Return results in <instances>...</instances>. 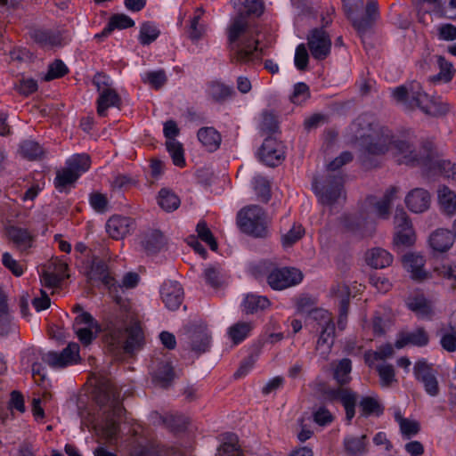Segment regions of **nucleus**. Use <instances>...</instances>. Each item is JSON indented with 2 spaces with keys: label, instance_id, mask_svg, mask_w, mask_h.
I'll return each mask as SVG.
<instances>
[{
  "label": "nucleus",
  "instance_id": "1",
  "mask_svg": "<svg viewBox=\"0 0 456 456\" xmlns=\"http://www.w3.org/2000/svg\"><path fill=\"white\" fill-rule=\"evenodd\" d=\"M264 10L262 0H245L243 10L232 19L226 28L227 48L232 63L245 64L261 58L262 49L258 47L257 34L249 27L247 17H259Z\"/></svg>",
  "mask_w": 456,
  "mask_h": 456
},
{
  "label": "nucleus",
  "instance_id": "2",
  "mask_svg": "<svg viewBox=\"0 0 456 456\" xmlns=\"http://www.w3.org/2000/svg\"><path fill=\"white\" fill-rule=\"evenodd\" d=\"M113 316L107 317L103 322L105 334L103 343L109 353L116 357L124 354L133 356L142 350L145 345V335L141 321L131 318L129 324L123 329Z\"/></svg>",
  "mask_w": 456,
  "mask_h": 456
},
{
  "label": "nucleus",
  "instance_id": "3",
  "mask_svg": "<svg viewBox=\"0 0 456 456\" xmlns=\"http://www.w3.org/2000/svg\"><path fill=\"white\" fill-rule=\"evenodd\" d=\"M360 131V144L370 155H385L392 148L395 134L387 126L368 114L359 116L355 121Z\"/></svg>",
  "mask_w": 456,
  "mask_h": 456
},
{
  "label": "nucleus",
  "instance_id": "4",
  "mask_svg": "<svg viewBox=\"0 0 456 456\" xmlns=\"http://www.w3.org/2000/svg\"><path fill=\"white\" fill-rule=\"evenodd\" d=\"M392 148L394 157L399 164L420 167L423 169L433 167L434 143L430 141L422 142L417 150L411 141L395 138Z\"/></svg>",
  "mask_w": 456,
  "mask_h": 456
},
{
  "label": "nucleus",
  "instance_id": "5",
  "mask_svg": "<svg viewBox=\"0 0 456 456\" xmlns=\"http://www.w3.org/2000/svg\"><path fill=\"white\" fill-rule=\"evenodd\" d=\"M393 97L408 109L419 108L425 114L431 116L438 114L436 102L422 91V87L418 82L411 83L409 88L404 86H397L393 91Z\"/></svg>",
  "mask_w": 456,
  "mask_h": 456
},
{
  "label": "nucleus",
  "instance_id": "6",
  "mask_svg": "<svg viewBox=\"0 0 456 456\" xmlns=\"http://www.w3.org/2000/svg\"><path fill=\"white\" fill-rule=\"evenodd\" d=\"M240 230L255 238H265L268 235V220L265 211L257 205L241 208L236 216Z\"/></svg>",
  "mask_w": 456,
  "mask_h": 456
},
{
  "label": "nucleus",
  "instance_id": "7",
  "mask_svg": "<svg viewBox=\"0 0 456 456\" xmlns=\"http://www.w3.org/2000/svg\"><path fill=\"white\" fill-rule=\"evenodd\" d=\"M343 185L344 178L339 173L329 174L321 187L314 185L319 201L322 205L334 204L342 195Z\"/></svg>",
  "mask_w": 456,
  "mask_h": 456
},
{
  "label": "nucleus",
  "instance_id": "8",
  "mask_svg": "<svg viewBox=\"0 0 456 456\" xmlns=\"http://www.w3.org/2000/svg\"><path fill=\"white\" fill-rule=\"evenodd\" d=\"M379 18L378 2L367 0L363 10L353 14L348 20L360 37L366 34Z\"/></svg>",
  "mask_w": 456,
  "mask_h": 456
},
{
  "label": "nucleus",
  "instance_id": "9",
  "mask_svg": "<svg viewBox=\"0 0 456 456\" xmlns=\"http://www.w3.org/2000/svg\"><path fill=\"white\" fill-rule=\"evenodd\" d=\"M413 374L416 380L423 385L428 395L435 397L439 395L440 387L433 364L428 363L426 359H419L414 364Z\"/></svg>",
  "mask_w": 456,
  "mask_h": 456
},
{
  "label": "nucleus",
  "instance_id": "10",
  "mask_svg": "<svg viewBox=\"0 0 456 456\" xmlns=\"http://www.w3.org/2000/svg\"><path fill=\"white\" fill-rule=\"evenodd\" d=\"M303 279L302 273L297 268H275L267 276V283L275 290H282L297 285Z\"/></svg>",
  "mask_w": 456,
  "mask_h": 456
},
{
  "label": "nucleus",
  "instance_id": "11",
  "mask_svg": "<svg viewBox=\"0 0 456 456\" xmlns=\"http://www.w3.org/2000/svg\"><path fill=\"white\" fill-rule=\"evenodd\" d=\"M307 45L314 59L323 61L330 53L331 40L323 28H314L307 36Z\"/></svg>",
  "mask_w": 456,
  "mask_h": 456
},
{
  "label": "nucleus",
  "instance_id": "12",
  "mask_svg": "<svg viewBox=\"0 0 456 456\" xmlns=\"http://www.w3.org/2000/svg\"><path fill=\"white\" fill-rule=\"evenodd\" d=\"M259 159L269 167H277L285 159L284 145L274 137L268 136L265 139L259 149Z\"/></svg>",
  "mask_w": 456,
  "mask_h": 456
},
{
  "label": "nucleus",
  "instance_id": "13",
  "mask_svg": "<svg viewBox=\"0 0 456 456\" xmlns=\"http://www.w3.org/2000/svg\"><path fill=\"white\" fill-rule=\"evenodd\" d=\"M95 400L101 406H110L115 416L120 417L122 411H125L119 401L118 388L110 381L102 384L98 387Z\"/></svg>",
  "mask_w": 456,
  "mask_h": 456
},
{
  "label": "nucleus",
  "instance_id": "14",
  "mask_svg": "<svg viewBox=\"0 0 456 456\" xmlns=\"http://www.w3.org/2000/svg\"><path fill=\"white\" fill-rule=\"evenodd\" d=\"M79 346L69 343L61 352L50 351L43 357L45 362L53 368H64L77 363L79 360Z\"/></svg>",
  "mask_w": 456,
  "mask_h": 456
},
{
  "label": "nucleus",
  "instance_id": "15",
  "mask_svg": "<svg viewBox=\"0 0 456 456\" xmlns=\"http://www.w3.org/2000/svg\"><path fill=\"white\" fill-rule=\"evenodd\" d=\"M330 401H340L346 411V418L348 423L355 415V406L358 395L349 387L339 386L338 388L330 389L327 392Z\"/></svg>",
  "mask_w": 456,
  "mask_h": 456
},
{
  "label": "nucleus",
  "instance_id": "16",
  "mask_svg": "<svg viewBox=\"0 0 456 456\" xmlns=\"http://www.w3.org/2000/svg\"><path fill=\"white\" fill-rule=\"evenodd\" d=\"M6 235L21 254H28V250L33 247L35 241V235L29 230L17 225L8 226Z\"/></svg>",
  "mask_w": 456,
  "mask_h": 456
},
{
  "label": "nucleus",
  "instance_id": "17",
  "mask_svg": "<svg viewBox=\"0 0 456 456\" xmlns=\"http://www.w3.org/2000/svg\"><path fill=\"white\" fill-rule=\"evenodd\" d=\"M161 299L170 310H176L183 299V291L177 281H167L164 282L160 289Z\"/></svg>",
  "mask_w": 456,
  "mask_h": 456
},
{
  "label": "nucleus",
  "instance_id": "18",
  "mask_svg": "<svg viewBox=\"0 0 456 456\" xmlns=\"http://www.w3.org/2000/svg\"><path fill=\"white\" fill-rule=\"evenodd\" d=\"M134 228V219L127 216H111L106 224V231L114 240H121Z\"/></svg>",
  "mask_w": 456,
  "mask_h": 456
},
{
  "label": "nucleus",
  "instance_id": "19",
  "mask_svg": "<svg viewBox=\"0 0 456 456\" xmlns=\"http://www.w3.org/2000/svg\"><path fill=\"white\" fill-rule=\"evenodd\" d=\"M430 194L422 188L411 190L405 197L407 208L414 213H422L428 209L430 206Z\"/></svg>",
  "mask_w": 456,
  "mask_h": 456
},
{
  "label": "nucleus",
  "instance_id": "20",
  "mask_svg": "<svg viewBox=\"0 0 456 456\" xmlns=\"http://www.w3.org/2000/svg\"><path fill=\"white\" fill-rule=\"evenodd\" d=\"M403 267L411 273V278L415 281H423L428 275L423 269L425 265L424 256L415 253H408L403 258Z\"/></svg>",
  "mask_w": 456,
  "mask_h": 456
},
{
  "label": "nucleus",
  "instance_id": "21",
  "mask_svg": "<svg viewBox=\"0 0 456 456\" xmlns=\"http://www.w3.org/2000/svg\"><path fill=\"white\" fill-rule=\"evenodd\" d=\"M97 114L100 117H106L107 110L110 107L120 109L122 101L119 94L113 88H105L99 93L97 99Z\"/></svg>",
  "mask_w": 456,
  "mask_h": 456
},
{
  "label": "nucleus",
  "instance_id": "22",
  "mask_svg": "<svg viewBox=\"0 0 456 456\" xmlns=\"http://www.w3.org/2000/svg\"><path fill=\"white\" fill-rule=\"evenodd\" d=\"M454 234L446 229H437L429 236V245L433 250L443 253L448 251L454 243Z\"/></svg>",
  "mask_w": 456,
  "mask_h": 456
},
{
  "label": "nucleus",
  "instance_id": "23",
  "mask_svg": "<svg viewBox=\"0 0 456 456\" xmlns=\"http://www.w3.org/2000/svg\"><path fill=\"white\" fill-rule=\"evenodd\" d=\"M399 191L397 186H391L380 200L374 201L375 199L373 197L368 199L370 204L374 207L379 217L387 219L389 216L391 203L397 197Z\"/></svg>",
  "mask_w": 456,
  "mask_h": 456
},
{
  "label": "nucleus",
  "instance_id": "24",
  "mask_svg": "<svg viewBox=\"0 0 456 456\" xmlns=\"http://www.w3.org/2000/svg\"><path fill=\"white\" fill-rule=\"evenodd\" d=\"M134 26V21L127 15L124 13L113 14L108 25L102 29V31L94 36V38L101 41L102 38L109 37L112 31L116 28L125 29Z\"/></svg>",
  "mask_w": 456,
  "mask_h": 456
},
{
  "label": "nucleus",
  "instance_id": "25",
  "mask_svg": "<svg viewBox=\"0 0 456 456\" xmlns=\"http://www.w3.org/2000/svg\"><path fill=\"white\" fill-rule=\"evenodd\" d=\"M166 244V238L159 230H151L145 232L142 240V246L148 255L158 253Z\"/></svg>",
  "mask_w": 456,
  "mask_h": 456
},
{
  "label": "nucleus",
  "instance_id": "26",
  "mask_svg": "<svg viewBox=\"0 0 456 456\" xmlns=\"http://www.w3.org/2000/svg\"><path fill=\"white\" fill-rule=\"evenodd\" d=\"M174 379L175 371L170 362H159L152 370L153 382L163 388L168 387Z\"/></svg>",
  "mask_w": 456,
  "mask_h": 456
},
{
  "label": "nucleus",
  "instance_id": "27",
  "mask_svg": "<svg viewBox=\"0 0 456 456\" xmlns=\"http://www.w3.org/2000/svg\"><path fill=\"white\" fill-rule=\"evenodd\" d=\"M408 308L422 319H431L434 311L431 302L423 295H416L410 297L407 301Z\"/></svg>",
  "mask_w": 456,
  "mask_h": 456
},
{
  "label": "nucleus",
  "instance_id": "28",
  "mask_svg": "<svg viewBox=\"0 0 456 456\" xmlns=\"http://www.w3.org/2000/svg\"><path fill=\"white\" fill-rule=\"evenodd\" d=\"M191 350L198 354L208 351L211 336L206 328L199 327L190 335Z\"/></svg>",
  "mask_w": 456,
  "mask_h": 456
},
{
  "label": "nucleus",
  "instance_id": "29",
  "mask_svg": "<svg viewBox=\"0 0 456 456\" xmlns=\"http://www.w3.org/2000/svg\"><path fill=\"white\" fill-rule=\"evenodd\" d=\"M434 164L432 168H424L429 175H442L446 178L456 180V166L449 160L440 159L434 147Z\"/></svg>",
  "mask_w": 456,
  "mask_h": 456
},
{
  "label": "nucleus",
  "instance_id": "30",
  "mask_svg": "<svg viewBox=\"0 0 456 456\" xmlns=\"http://www.w3.org/2000/svg\"><path fill=\"white\" fill-rule=\"evenodd\" d=\"M429 342V336L423 327L406 332L402 335L401 338L396 342L397 347H403L407 344L416 346H425Z\"/></svg>",
  "mask_w": 456,
  "mask_h": 456
},
{
  "label": "nucleus",
  "instance_id": "31",
  "mask_svg": "<svg viewBox=\"0 0 456 456\" xmlns=\"http://www.w3.org/2000/svg\"><path fill=\"white\" fill-rule=\"evenodd\" d=\"M366 262L373 268H385L393 262V256L381 248H374L367 251L365 255Z\"/></svg>",
  "mask_w": 456,
  "mask_h": 456
},
{
  "label": "nucleus",
  "instance_id": "32",
  "mask_svg": "<svg viewBox=\"0 0 456 456\" xmlns=\"http://www.w3.org/2000/svg\"><path fill=\"white\" fill-rule=\"evenodd\" d=\"M197 136L202 145L210 152L216 151L221 144V134L214 127L200 128Z\"/></svg>",
  "mask_w": 456,
  "mask_h": 456
},
{
  "label": "nucleus",
  "instance_id": "33",
  "mask_svg": "<svg viewBox=\"0 0 456 456\" xmlns=\"http://www.w3.org/2000/svg\"><path fill=\"white\" fill-rule=\"evenodd\" d=\"M254 328L253 322H238L229 327L227 334L232 344L237 346L250 335Z\"/></svg>",
  "mask_w": 456,
  "mask_h": 456
},
{
  "label": "nucleus",
  "instance_id": "34",
  "mask_svg": "<svg viewBox=\"0 0 456 456\" xmlns=\"http://www.w3.org/2000/svg\"><path fill=\"white\" fill-rule=\"evenodd\" d=\"M333 378L338 386L344 387L351 381L352 362L348 358L332 362Z\"/></svg>",
  "mask_w": 456,
  "mask_h": 456
},
{
  "label": "nucleus",
  "instance_id": "35",
  "mask_svg": "<svg viewBox=\"0 0 456 456\" xmlns=\"http://www.w3.org/2000/svg\"><path fill=\"white\" fill-rule=\"evenodd\" d=\"M77 174L73 173L68 167L58 170L54 178V186L60 192L67 191L78 180Z\"/></svg>",
  "mask_w": 456,
  "mask_h": 456
},
{
  "label": "nucleus",
  "instance_id": "36",
  "mask_svg": "<svg viewBox=\"0 0 456 456\" xmlns=\"http://www.w3.org/2000/svg\"><path fill=\"white\" fill-rule=\"evenodd\" d=\"M269 306L270 300L266 297L248 294L243 301L242 311L247 314H253Z\"/></svg>",
  "mask_w": 456,
  "mask_h": 456
},
{
  "label": "nucleus",
  "instance_id": "37",
  "mask_svg": "<svg viewBox=\"0 0 456 456\" xmlns=\"http://www.w3.org/2000/svg\"><path fill=\"white\" fill-rule=\"evenodd\" d=\"M203 13L204 9L202 7H198L195 10L194 15L190 21V26L187 29V35L188 37L192 41L200 40L206 32V26L200 23Z\"/></svg>",
  "mask_w": 456,
  "mask_h": 456
},
{
  "label": "nucleus",
  "instance_id": "38",
  "mask_svg": "<svg viewBox=\"0 0 456 456\" xmlns=\"http://www.w3.org/2000/svg\"><path fill=\"white\" fill-rule=\"evenodd\" d=\"M438 198L443 211L452 216L456 211V194L448 187L443 186L438 190Z\"/></svg>",
  "mask_w": 456,
  "mask_h": 456
},
{
  "label": "nucleus",
  "instance_id": "39",
  "mask_svg": "<svg viewBox=\"0 0 456 456\" xmlns=\"http://www.w3.org/2000/svg\"><path fill=\"white\" fill-rule=\"evenodd\" d=\"M66 165L73 173L77 174V177H80L90 168L91 159L86 153L76 154L67 160Z\"/></svg>",
  "mask_w": 456,
  "mask_h": 456
},
{
  "label": "nucleus",
  "instance_id": "40",
  "mask_svg": "<svg viewBox=\"0 0 456 456\" xmlns=\"http://www.w3.org/2000/svg\"><path fill=\"white\" fill-rule=\"evenodd\" d=\"M20 155L28 160L41 159L45 156L43 147L37 142L28 140L21 142L20 146Z\"/></svg>",
  "mask_w": 456,
  "mask_h": 456
},
{
  "label": "nucleus",
  "instance_id": "41",
  "mask_svg": "<svg viewBox=\"0 0 456 456\" xmlns=\"http://www.w3.org/2000/svg\"><path fill=\"white\" fill-rule=\"evenodd\" d=\"M309 318L314 322L316 330L335 326L331 313L322 308H314L309 311Z\"/></svg>",
  "mask_w": 456,
  "mask_h": 456
},
{
  "label": "nucleus",
  "instance_id": "42",
  "mask_svg": "<svg viewBox=\"0 0 456 456\" xmlns=\"http://www.w3.org/2000/svg\"><path fill=\"white\" fill-rule=\"evenodd\" d=\"M158 203L165 211L170 212L178 208L180 199L170 190L163 188L159 192Z\"/></svg>",
  "mask_w": 456,
  "mask_h": 456
},
{
  "label": "nucleus",
  "instance_id": "43",
  "mask_svg": "<svg viewBox=\"0 0 456 456\" xmlns=\"http://www.w3.org/2000/svg\"><path fill=\"white\" fill-rule=\"evenodd\" d=\"M367 436L347 437L344 440L345 451L350 456H359L366 452Z\"/></svg>",
  "mask_w": 456,
  "mask_h": 456
},
{
  "label": "nucleus",
  "instance_id": "44",
  "mask_svg": "<svg viewBox=\"0 0 456 456\" xmlns=\"http://www.w3.org/2000/svg\"><path fill=\"white\" fill-rule=\"evenodd\" d=\"M320 336L316 343V350L322 354H328L334 343L335 326H328V328L320 329Z\"/></svg>",
  "mask_w": 456,
  "mask_h": 456
},
{
  "label": "nucleus",
  "instance_id": "45",
  "mask_svg": "<svg viewBox=\"0 0 456 456\" xmlns=\"http://www.w3.org/2000/svg\"><path fill=\"white\" fill-rule=\"evenodd\" d=\"M208 94L215 102H224L234 94V91L220 82H212L208 86Z\"/></svg>",
  "mask_w": 456,
  "mask_h": 456
},
{
  "label": "nucleus",
  "instance_id": "46",
  "mask_svg": "<svg viewBox=\"0 0 456 456\" xmlns=\"http://www.w3.org/2000/svg\"><path fill=\"white\" fill-rule=\"evenodd\" d=\"M218 456H243V453L238 444L237 436L229 435L217 452Z\"/></svg>",
  "mask_w": 456,
  "mask_h": 456
},
{
  "label": "nucleus",
  "instance_id": "47",
  "mask_svg": "<svg viewBox=\"0 0 456 456\" xmlns=\"http://www.w3.org/2000/svg\"><path fill=\"white\" fill-rule=\"evenodd\" d=\"M166 147L172 158L174 165L178 167H185L186 163L183 144L177 141H167Z\"/></svg>",
  "mask_w": 456,
  "mask_h": 456
},
{
  "label": "nucleus",
  "instance_id": "48",
  "mask_svg": "<svg viewBox=\"0 0 456 456\" xmlns=\"http://www.w3.org/2000/svg\"><path fill=\"white\" fill-rule=\"evenodd\" d=\"M350 294L349 287L344 282H337L330 288V295L338 301V307L349 305Z\"/></svg>",
  "mask_w": 456,
  "mask_h": 456
},
{
  "label": "nucleus",
  "instance_id": "49",
  "mask_svg": "<svg viewBox=\"0 0 456 456\" xmlns=\"http://www.w3.org/2000/svg\"><path fill=\"white\" fill-rule=\"evenodd\" d=\"M395 419L399 424L403 435L411 436L419 433V424L415 420L403 418L400 411L395 413Z\"/></svg>",
  "mask_w": 456,
  "mask_h": 456
},
{
  "label": "nucleus",
  "instance_id": "50",
  "mask_svg": "<svg viewBox=\"0 0 456 456\" xmlns=\"http://www.w3.org/2000/svg\"><path fill=\"white\" fill-rule=\"evenodd\" d=\"M159 30L150 21L142 24L139 34V41L143 45H148L154 42L159 36Z\"/></svg>",
  "mask_w": 456,
  "mask_h": 456
},
{
  "label": "nucleus",
  "instance_id": "51",
  "mask_svg": "<svg viewBox=\"0 0 456 456\" xmlns=\"http://www.w3.org/2000/svg\"><path fill=\"white\" fill-rule=\"evenodd\" d=\"M32 38L42 46H53L60 44V37L50 30L37 29L32 33Z\"/></svg>",
  "mask_w": 456,
  "mask_h": 456
},
{
  "label": "nucleus",
  "instance_id": "52",
  "mask_svg": "<svg viewBox=\"0 0 456 456\" xmlns=\"http://www.w3.org/2000/svg\"><path fill=\"white\" fill-rule=\"evenodd\" d=\"M362 414L364 416L376 415L379 416L383 413L384 408L379 401L370 396L363 397L360 402Z\"/></svg>",
  "mask_w": 456,
  "mask_h": 456
},
{
  "label": "nucleus",
  "instance_id": "53",
  "mask_svg": "<svg viewBox=\"0 0 456 456\" xmlns=\"http://www.w3.org/2000/svg\"><path fill=\"white\" fill-rule=\"evenodd\" d=\"M253 187L258 198L263 202H267L271 196L270 182L262 175H256L253 180Z\"/></svg>",
  "mask_w": 456,
  "mask_h": 456
},
{
  "label": "nucleus",
  "instance_id": "54",
  "mask_svg": "<svg viewBox=\"0 0 456 456\" xmlns=\"http://www.w3.org/2000/svg\"><path fill=\"white\" fill-rule=\"evenodd\" d=\"M415 242V232L412 227L395 230L394 243L396 246L411 247Z\"/></svg>",
  "mask_w": 456,
  "mask_h": 456
},
{
  "label": "nucleus",
  "instance_id": "55",
  "mask_svg": "<svg viewBox=\"0 0 456 456\" xmlns=\"http://www.w3.org/2000/svg\"><path fill=\"white\" fill-rule=\"evenodd\" d=\"M305 234V228L300 224H294L290 230L282 235L281 243L285 248L293 246Z\"/></svg>",
  "mask_w": 456,
  "mask_h": 456
},
{
  "label": "nucleus",
  "instance_id": "56",
  "mask_svg": "<svg viewBox=\"0 0 456 456\" xmlns=\"http://www.w3.org/2000/svg\"><path fill=\"white\" fill-rule=\"evenodd\" d=\"M145 84H149L154 89H159L167 81L166 72L163 69L146 72L142 77Z\"/></svg>",
  "mask_w": 456,
  "mask_h": 456
},
{
  "label": "nucleus",
  "instance_id": "57",
  "mask_svg": "<svg viewBox=\"0 0 456 456\" xmlns=\"http://www.w3.org/2000/svg\"><path fill=\"white\" fill-rule=\"evenodd\" d=\"M196 231L198 233V237L204 242H206L212 250H216L217 243L215 240V237L208 227V224L205 221H200L197 224Z\"/></svg>",
  "mask_w": 456,
  "mask_h": 456
},
{
  "label": "nucleus",
  "instance_id": "58",
  "mask_svg": "<svg viewBox=\"0 0 456 456\" xmlns=\"http://www.w3.org/2000/svg\"><path fill=\"white\" fill-rule=\"evenodd\" d=\"M437 64L439 67L438 79L445 83L450 82L454 75L455 69L453 65L449 62L444 56L437 57Z\"/></svg>",
  "mask_w": 456,
  "mask_h": 456
},
{
  "label": "nucleus",
  "instance_id": "59",
  "mask_svg": "<svg viewBox=\"0 0 456 456\" xmlns=\"http://www.w3.org/2000/svg\"><path fill=\"white\" fill-rule=\"evenodd\" d=\"M95 327L96 332L102 330L101 324L88 312H82L77 314L73 322V329L77 327Z\"/></svg>",
  "mask_w": 456,
  "mask_h": 456
},
{
  "label": "nucleus",
  "instance_id": "60",
  "mask_svg": "<svg viewBox=\"0 0 456 456\" xmlns=\"http://www.w3.org/2000/svg\"><path fill=\"white\" fill-rule=\"evenodd\" d=\"M376 370L380 378V383L382 387H388L391 384L395 381V369L391 364L378 365Z\"/></svg>",
  "mask_w": 456,
  "mask_h": 456
},
{
  "label": "nucleus",
  "instance_id": "61",
  "mask_svg": "<svg viewBox=\"0 0 456 456\" xmlns=\"http://www.w3.org/2000/svg\"><path fill=\"white\" fill-rule=\"evenodd\" d=\"M108 270L107 265L102 259L93 258L89 269L86 271V276L89 280H99Z\"/></svg>",
  "mask_w": 456,
  "mask_h": 456
},
{
  "label": "nucleus",
  "instance_id": "62",
  "mask_svg": "<svg viewBox=\"0 0 456 456\" xmlns=\"http://www.w3.org/2000/svg\"><path fill=\"white\" fill-rule=\"evenodd\" d=\"M75 334L77 335L78 340L84 345H90L93 340L96 338V335L99 332H96L95 327H77L73 329Z\"/></svg>",
  "mask_w": 456,
  "mask_h": 456
},
{
  "label": "nucleus",
  "instance_id": "63",
  "mask_svg": "<svg viewBox=\"0 0 456 456\" xmlns=\"http://www.w3.org/2000/svg\"><path fill=\"white\" fill-rule=\"evenodd\" d=\"M310 98L309 86L305 83H297L294 86L290 100L295 104H301Z\"/></svg>",
  "mask_w": 456,
  "mask_h": 456
},
{
  "label": "nucleus",
  "instance_id": "64",
  "mask_svg": "<svg viewBox=\"0 0 456 456\" xmlns=\"http://www.w3.org/2000/svg\"><path fill=\"white\" fill-rule=\"evenodd\" d=\"M437 276L452 281V289H456V265H442L434 268Z\"/></svg>",
  "mask_w": 456,
  "mask_h": 456
}]
</instances>
